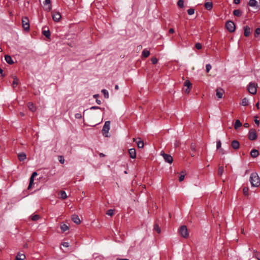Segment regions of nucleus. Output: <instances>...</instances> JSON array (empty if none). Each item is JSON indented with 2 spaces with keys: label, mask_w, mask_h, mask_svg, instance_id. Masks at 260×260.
<instances>
[{
  "label": "nucleus",
  "mask_w": 260,
  "mask_h": 260,
  "mask_svg": "<svg viewBox=\"0 0 260 260\" xmlns=\"http://www.w3.org/2000/svg\"><path fill=\"white\" fill-rule=\"evenodd\" d=\"M25 258V255L22 253H18L16 256V260H23Z\"/></svg>",
  "instance_id": "obj_23"
},
{
  "label": "nucleus",
  "mask_w": 260,
  "mask_h": 260,
  "mask_svg": "<svg viewBox=\"0 0 260 260\" xmlns=\"http://www.w3.org/2000/svg\"><path fill=\"white\" fill-rule=\"evenodd\" d=\"M44 5H48V6L47 7L45 8V10L47 11V12H49L51 11L52 9V6L51 5V1L50 0H45L44 2Z\"/></svg>",
  "instance_id": "obj_12"
},
{
  "label": "nucleus",
  "mask_w": 260,
  "mask_h": 260,
  "mask_svg": "<svg viewBox=\"0 0 260 260\" xmlns=\"http://www.w3.org/2000/svg\"><path fill=\"white\" fill-rule=\"evenodd\" d=\"M151 61L152 64H155L157 62L158 59L156 57H152L151 58Z\"/></svg>",
  "instance_id": "obj_44"
},
{
  "label": "nucleus",
  "mask_w": 260,
  "mask_h": 260,
  "mask_svg": "<svg viewBox=\"0 0 260 260\" xmlns=\"http://www.w3.org/2000/svg\"><path fill=\"white\" fill-rule=\"evenodd\" d=\"M75 117L76 119H81L82 118V115L80 113H76Z\"/></svg>",
  "instance_id": "obj_50"
},
{
  "label": "nucleus",
  "mask_w": 260,
  "mask_h": 260,
  "mask_svg": "<svg viewBox=\"0 0 260 260\" xmlns=\"http://www.w3.org/2000/svg\"><path fill=\"white\" fill-rule=\"evenodd\" d=\"M34 178L32 177L31 176L29 179V185H28V189H30L31 188V186L32 185V184L34 183Z\"/></svg>",
  "instance_id": "obj_37"
},
{
  "label": "nucleus",
  "mask_w": 260,
  "mask_h": 260,
  "mask_svg": "<svg viewBox=\"0 0 260 260\" xmlns=\"http://www.w3.org/2000/svg\"><path fill=\"white\" fill-rule=\"evenodd\" d=\"M169 33L173 34L174 32V29L173 28H170L169 30Z\"/></svg>",
  "instance_id": "obj_56"
},
{
  "label": "nucleus",
  "mask_w": 260,
  "mask_h": 260,
  "mask_svg": "<svg viewBox=\"0 0 260 260\" xmlns=\"http://www.w3.org/2000/svg\"><path fill=\"white\" fill-rule=\"evenodd\" d=\"M60 198L62 199H66L67 198V195L64 191H61L60 193Z\"/></svg>",
  "instance_id": "obj_35"
},
{
  "label": "nucleus",
  "mask_w": 260,
  "mask_h": 260,
  "mask_svg": "<svg viewBox=\"0 0 260 260\" xmlns=\"http://www.w3.org/2000/svg\"><path fill=\"white\" fill-rule=\"evenodd\" d=\"M187 13L189 15H191L194 13V9L192 8L189 9L187 10Z\"/></svg>",
  "instance_id": "obj_41"
},
{
  "label": "nucleus",
  "mask_w": 260,
  "mask_h": 260,
  "mask_svg": "<svg viewBox=\"0 0 260 260\" xmlns=\"http://www.w3.org/2000/svg\"><path fill=\"white\" fill-rule=\"evenodd\" d=\"M150 54V51L147 49H144L142 51V56L144 57H147Z\"/></svg>",
  "instance_id": "obj_25"
},
{
  "label": "nucleus",
  "mask_w": 260,
  "mask_h": 260,
  "mask_svg": "<svg viewBox=\"0 0 260 260\" xmlns=\"http://www.w3.org/2000/svg\"><path fill=\"white\" fill-rule=\"evenodd\" d=\"M40 218V216L37 214L32 216L31 218V219L32 221H37V220H39Z\"/></svg>",
  "instance_id": "obj_39"
},
{
  "label": "nucleus",
  "mask_w": 260,
  "mask_h": 260,
  "mask_svg": "<svg viewBox=\"0 0 260 260\" xmlns=\"http://www.w3.org/2000/svg\"><path fill=\"white\" fill-rule=\"evenodd\" d=\"M114 210L109 209L107 211L106 214L111 216L114 214Z\"/></svg>",
  "instance_id": "obj_40"
},
{
  "label": "nucleus",
  "mask_w": 260,
  "mask_h": 260,
  "mask_svg": "<svg viewBox=\"0 0 260 260\" xmlns=\"http://www.w3.org/2000/svg\"><path fill=\"white\" fill-rule=\"evenodd\" d=\"M225 27L230 32H233L235 30V23L232 21H228L225 23Z\"/></svg>",
  "instance_id": "obj_5"
},
{
  "label": "nucleus",
  "mask_w": 260,
  "mask_h": 260,
  "mask_svg": "<svg viewBox=\"0 0 260 260\" xmlns=\"http://www.w3.org/2000/svg\"><path fill=\"white\" fill-rule=\"evenodd\" d=\"M234 16L237 17H240L242 15V12L239 9L235 10L233 12Z\"/></svg>",
  "instance_id": "obj_24"
},
{
  "label": "nucleus",
  "mask_w": 260,
  "mask_h": 260,
  "mask_svg": "<svg viewBox=\"0 0 260 260\" xmlns=\"http://www.w3.org/2000/svg\"><path fill=\"white\" fill-rule=\"evenodd\" d=\"M254 252L255 253L254 254V256L258 259V260H260V253H258L256 251H254Z\"/></svg>",
  "instance_id": "obj_46"
},
{
  "label": "nucleus",
  "mask_w": 260,
  "mask_h": 260,
  "mask_svg": "<svg viewBox=\"0 0 260 260\" xmlns=\"http://www.w3.org/2000/svg\"><path fill=\"white\" fill-rule=\"evenodd\" d=\"M179 235L183 238H187L188 236V230L186 226L182 225L178 231Z\"/></svg>",
  "instance_id": "obj_2"
},
{
  "label": "nucleus",
  "mask_w": 260,
  "mask_h": 260,
  "mask_svg": "<svg viewBox=\"0 0 260 260\" xmlns=\"http://www.w3.org/2000/svg\"><path fill=\"white\" fill-rule=\"evenodd\" d=\"M249 188L247 186H245L243 188V193L245 196H249Z\"/></svg>",
  "instance_id": "obj_29"
},
{
  "label": "nucleus",
  "mask_w": 260,
  "mask_h": 260,
  "mask_svg": "<svg viewBox=\"0 0 260 260\" xmlns=\"http://www.w3.org/2000/svg\"><path fill=\"white\" fill-rule=\"evenodd\" d=\"M91 110L101 109V107L98 106H92L90 108Z\"/></svg>",
  "instance_id": "obj_53"
},
{
  "label": "nucleus",
  "mask_w": 260,
  "mask_h": 260,
  "mask_svg": "<svg viewBox=\"0 0 260 260\" xmlns=\"http://www.w3.org/2000/svg\"><path fill=\"white\" fill-rule=\"evenodd\" d=\"M93 96L94 99H96H96H98V98L99 96V94H96L93 95Z\"/></svg>",
  "instance_id": "obj_61"
},
{
  "label": "nucleus",
  "mask_w": 260,
  "mask_h": 260,
  "mask_svg": "<svg viewBox=\"0 0 260 260\" xmlns=\"http://www.w3.org/2000/svg\"><path fill=\"white\" fill-rule=\"evenodd\" d=\"M196 48L198 49V50H200L202 48V44L200 43H196Z\"/></svg>",
  "instance_id": "obj_47"
},
{
  "label": "nucleus",
  "mask_w": 260,
  "mask_h": 260,
  "mask_svg": "<svg viewBox=\"0 0 260 260\" xmlns=\"http://www.w3.org/2000/svg\"><path fill=\"white\" fill-rule=\"evenodd\" d=\"M18 157L19 160L22 161L26 158V155L24 152H21L18 154Z\"/></svg>",
  "instance_id": "obj_19"
},
{
  "label": "nucleus",
  "mask_w": 260,
  "mask_h": 260,
  "mask_svg": "<svg viewBox=\"0 0 260 260\" xmlns=\"http://www.w3.org/2000/svg\"><path fill=\"white\" fill-rule=\"evenodd\" d=\"M249 181L252 187H258L260 185V178L256 172H253L251 174Z\"/></svg>",
  "instance_id": "obj_1"
},
{
  "label": "nucleus",
  "mask_w": 260,
  "mask_h": 260,
  "mask_svg": "<svg viewBox=\"0 0 260 260\" xmlns=\"http://www.w3.org/2000/svg\"><path fill=\"white\" fill-rule=\"evenodd\" d=\"M154 230L156 231L158 234L160 233V229L157 223H155L154 225Z\"/></svg>",
  "instance_id": "obj_34"
},
{
  "label": "nucleus",
  "mask_w": 260,
  "mask_h": 260,
  "mask_svg": "<svg viewBox=\"0 0 260 260\" xmlns=\"http://www.w3.org/2000/svg\"><path fill=\"white\" fill-rule=\"evenodd\" d=\"M259 154V152L256 149H252L250 152V155L251 157L253 158H255L257 156H258Z\"/></svg>",
  "instance_id": "obj_21"
},
{
  "label": "nucleus",
  "mask_w": 260,
  "mask_h": 260,
  "mask_svg": "<svg viewBox=\"0 0 260 260\" xmlns=\"http://www.w3.org/2000/svg\"><path fill=\"white\" fill-rule=\"evenodd\" d=\"M254 122L255 123V124H256L257 125H258L259 124V121L258 120H257V116H255L254 117Z\"/></svg>",
  "instance_id": "obj_52"
},
{
  "label": "nucleus",
  "mask_w": 260,
  "mask_h": 260,
  "mask_svg": "<svg viewBox=\"0 0 260 260\" xmlns=\"http://www.w3.org/2000/svg\"><path fill=\"white\" fill-rule=\"evenodd\" d=\"M257 134L254 129H251L248 133V137L250 140L253 141L257 138Z\"/></svg>",
  "instance_id": "obj_8"
},
{
  "label": "nucleus",
  "mask_w": 260,
  "mask_h": 260,
  "mask_svg": "<svg viewBox=\"0 0 260 260\" xmlns=\"http://www.w3.org/2000/svg\"><path fill=\"white\" fill-rule=\"evenodd\" d=\"M37 175H38V174L36 172H33L32 174H31V176L34 178H35Z\"/></svg>",
  "instance_id": "obj_55"
},
{
  "label": "nucleus",
  "mask_w": 260,
  "mask_h": 260,
  "mask_svg": "<svg viewBox=\"0 0 260 260\" xmlns=\"http://www.w3.org/2000/svg\"><path fill=\"white\" fill-rule=\"evenodd\" d=\"M223 171H224V168L223 167H219V168H218V175L220 176H221L223 173Z\"/></svg>",
  "instance_id": "obj_33"
},
{
  "label": "nucleus",
  "mask_w": 260,
  "mask_h": 260,
  "mask_svg": "<svg viewBox=\"0 0 260 260\" xmlns=\"http://www.w3.org/2000/svg\"><path fill=\"white\" fill-rule=\"evenodd\" d=\"M13 84H12V85H13V87L14 88H15L18 84V79L15 76L14 77V79H13Z\"/></svg>",
  "instance_id": "obj_28"
},
{
  "label": "nucleus",
  "mask_w": 260,
  "mask_h": 260,
  "mask_svg": "<svg viewBox=\"0 0 260 260\" xmlns=\"http://www.w3.org/2000/svg\"><path fill=\"white\" fill-rule=\"evenodd\" d=\"M99 155H100V157H104V156H105V155L104 153H100L99 154Z\"/></svg>",
  "instance_id": "obj_62"
},
{
  "label": "nucleus",
  "mask_w": 260,
  "mask_h": 260,
  "mask_svg": "<svg viewBox=\"0 0 260 260\" xmlns=\"http://www.w3.org/2000/svg\"><path fill=\"white\" fill-rule=\"evenodd\" d=\"M219 150L220 153H221L222 154H224L226 153L225 151L223 149H222L221 148L219 149Z\"/></svg>",
  "instance_id": "obj_54"
},
{
  "label": "nucleus",
  "mask_w": 260,
  "mask_h": 260,
  "mask_svg": "<svg viewBox=\"0 0 260 260\" xmlns=\"http://www.w3.org/2000/svg\"><path fill=\"white\" fill-rule=\"evenodd\" d=\"M257 2L256 0H250L248 5L252 7H255L257 10H259L258 7L257 6Z\"/></svg>",
  "instance_id": "obj_11"
},
{
  "label": "nucleus",
  "mask_w": 260,
  "mask_h": 260,
  "mask_svg": "<svg viewBox=\"0 0 260 260\" xmlns=\"http://www.w3.org/2000/svg\"><path fill=\"white\" fill-rule=\"evenodd\" d=\"M61 244L63 246L65 247H68L69 246V243L67 242H64Z\"/></svg>",
  "instance_id": "obj_51"
},
{
  "label": "nucleus",
  "mask_w": 260,
  "mask_h": 260,
  "mask_svg": "<svg viewBox=\"0 0 260 260\" xmlns=\"http://www.w3.org/2000/svg\"><path fill=\"white\" fill-rule=\"evenodd\" d=\"M244 36L245 37H248L251 33L250 28L248 26H245L244 27Z\"/></svg>",
  "instance_id": "obj_16"
},
{
  "label": "nucleus",
  "mask_w": 260,
  "mask_h": 260,
  "mask_svg": "<svg viewBox=\"0 0 260 260\" xmlns=\"http://www.w3.org/2000/svg\"><path fill=\"white\" fill-rule=\"evenodd\" d=\"M72 220L74 223L77 224H80L81 222V220L79 216L76 214H74L72 216Z\"/></svg>",
  "instance_id": "obj_13"
},
{
  "label": "nucleus",
  "mask_w": 260,
  "mask_h": 260,
  "mask_svg": "<svg viewBox=\"0 0 260 260\" xmlns=\"http://www.w3.org/2000/svg\"><path fill=\"white\" fill-rule=\"evenodd\" d=\"M130 157L135 158L136 157V150L134 148H131L128 151Z\"/></svg>",
  "instance_id": "obj_15"
},
{
  "label": "nucleus",
  "mask_w": 260,
  "mask_h": 260,
  "mask_svg": "<svg viewBox=\"0 0 260 260\" xmlns=\"http://www.w3.org/2000/svg\"><path fill=\"white\" fill-rule=\"evenodd\" d=\"M256 107H257V109H259V102H257L256 105H255Z\"/></svg>",
  "instance_id": "obj_64"
},
{
  "label": "nucleus",
  "mask_w": 260,
  "mask_h": 260,
  "mask_svg": "<svg viewBox=\"0 0 260 260\" xmlns=\"http://www.w3.org/2000/svg\"><path fill=\"white\" fill-rule=\"evenodd\" d=\"M240 3V0H234V3L235 4H239Z\"/></svg>",
  "instance_id": "obj_59"
},
{
  "label": "nucleus",
  "mask_w": 260,
  "mask_h": 260,
  "mask_svg": "<svg viewBox=\"0 0 260 260\" xmlns=\"http://www.w3.org/2000/svg\"><path fill=\"white\" fill-rule=\"evenodd\" d=\"M47 27L46 26H44L43 27V31H42V34L47 38H48L49 39L50 37V36H51V34H50V32L49 31V30L48 29L47 30H45L44 28Z\"/></svg>",
  "instance_id": "obj_17"
},
{
  "label": "nucleus",
  "mask_w": 260,
  "mask_h": 260,
  "mask_svg": "<svg viewBox=\"0 0 260 260\" xmlns=\"http://www.w3.org/2000/svg\"><path fill=\"white\" fill-rule=\"evenodd\" d=\"M184 177H185V174H181L180 175V176L179 177V181L180 182L182 181L184 178Z\"/></svg>",
  "instance_id": "obj_48"
},
{
  "label": "nucleus",
  "mask_w": 260,
  "mask_h": 260,
  "mask_svg": "<svg viewBox=\"0 0 260 260\" xmlns=\"http://www.w3.org/2000/svg\"><path fill=\"white\" fill-rule=\"evenodd\" d=\"M6 62L9 64H12L14 63V61L11 56L9 55H6L5 56Z\"/></svg>",
  "instance_id": "obj_18"
},
{
  "label": "nucleus",
  "mask_w": 260,
  "mask_h": 260,
  "mask_svg": "<svg viewBox=\"0 0 260 260\" xmlns=\"http://www.w3.org/2000/svg\"><path fill=\"white\" fill-rule=\"evenodd\" d=\"M102 93L104 94L105 98L108 99L109 98V93L108 91L106 89H102L101 91Z\"/></svg>",
  "instance_id": "obj_31"
},
{
  "label": "nucleus",
  "mask_w": 260,
  "mask_h": 260,
  "mask_svg": "<svg viewBox=\"0 0 260 260\" xmlns=\"http://www.w3.org/2000/svg\"><path fill=\"white\" fill-rule=\"evenodd\" d=\"M60 229L62 233L66 232L69 229V226L66 224H62L60 225Z\"/></svg>",
  "instance_id": "obj_27"
},
{
  "label": "nucleus",
  "mask_w": 260,
  "mask_h": 260,
  "mask_svg": "<svg viewBox=\"0 0 260 260\" xmlns=\"http://www.w3.org/2000/svg\"><path fill=\"white\" fill-rule=\"evenodd\" d=\"M241 126H242V123L240 122V121L238 119L236 120L235 121V123L234 125L235 129H237L239 127H241Z\"/></svg>",
  "instance_id": "obj_26"
},
{
  "label": "nucleus",
  "mask_w": 260,
  "mask_h": 260,
  "mask_svg": "<svg viewBox=\"0 0 260 260\" xmlns=\"http://www.w3.org/2000/svg\"><path fill=\"white\" fill-rule=\"evenodd\" d=\"M22 24L25 30L28 31L29 30L30 25L29 23V20L27 17H25L22 18Z\"/></svg>",
  "instance_id": "obj_7"
},
{
  "label": "nucleus",
  "mask_w": 260,
  "mask_h": 260,
  "mask_svg": "<svg viewBox=\"0 0 260 260\" xmlns=\"http://www.w3.org/2000/svg\"><path fill=\"white\" fill-rule=\"evenodd\" d=\"M221 143L220 140H217L216 141V148L217 149H219L221 148Z\"/></svg>",
  "instance_id": "obj_43"
},
{
  "label": "nucleus",
  "mask_w": 260,
  "mask_h": 260,
  "mask_svg": "<svg viewBox=\"0 0 260 260\" xmlns=\"http://www.w3.org/2000/svg\"><path fill=\"white\" fill-rule=\"evenodd\" d=\"M115 89L116 90H118L119 89V86L118 85H116L115 86Z\"/></svg>",
  "instance_id": "obj_63"
},
{
  "label": "nucleus",
  "mask_w": 260,
  "mask_h": 260,
  "mask_svg": "<svg viewBox=\"0 0 260 260\" xmlns=\"http://www.w3.org/2000/svg\"><path fill=\"white\" fill-rule=\"evenodd\" d=\"M259 35H260V28H257L255 30L254 36L256 37Z\"/></svg>",
  "instance_id": "obj_45"
},
{
  "label": "nucleus",
  "mask_w": 260,
  "mask_h": 260,
  "mask_svg": "<svg viewBox=\"0 0 260 260\" xmlns=\"http://www.w3.org/2000/svg\"><path fill=\"white\" fill-rule=\"evenodd\" d=\"M231 146L233 149H234L235 150L239 149V142L237 140H233L231 143Z\"/></svg>",
  "instance_id": "obj_14"
},
{
  "label": "nucleus",
  "mask_w": 260,
  "mask_h": 260,
  "mask_svg": "<svg viewBox=\"0 0 260 260\" xmlns=\"http://www.w3.org/2000/svg\"><path fill=\"white\" fill-rule=\"evenodd\" d=\"M257 86L256 84L253 82L249 83L248 86V92L251 94H255L257 91Z\"/></svg>",
  "instance_id": "obj_3"
},
{
  "label": "nucleus",
  "mask_w": 260,
  "mask_h": 260,
  "mask_svg": "<svg viewBox=\"0 0 260 260\" xmlns=\"http://www.w3.org/2000/svg\"><path fill=\"white\" fill-rule=\"evenodd\" d=\"M204 6L207 10H211L213 8V3L211 2L205 3Z\"/></svg>",
  "instance_id": "obj_20"
},
{
  "label": "nucleus",
  "mask_w": 260,
  "mask_h": 260,
  "mask_svg": "<svg viewBox=\"0 0 260 260\" xmlns=\"http://www.w3.org/2000/svg\"><path fill=\"white\" fill-rule=\"evenodd\" d=\"M212 66L210 64H207L206 65V71L207 73H208L211 69Z\"/></svg>",
  "instance_id": "obj_42"
},
{
  "label": "nucleus",
  "mask_w": 260,
  "mask_h": 260,
  "mask_svg": "<svg viewBox=\"0 0 260 260\" xmlns=\"http://www.w3.org/2000/svg\"><path fill=\"white\" fill-rule=\"evenodd\" d=\"M52 17L54 21L57 22L59 21L61 16L59 12L53 11L52 12Z\"/></svg>",
  "instance_id": "obj_9"
},
{
  "label": "nucleus",
  "mask_w": 260,
  "mask_h": 260,
  "mask_svg": "<svg viewBox=\"0 0 260 260\" xmlns=\"http://www.w3.org/2000/svg\"><path fill=\"white\" fill-rule=\"evenodd\" d=\"M184 85L185 86H186L188 88H189L190 87H191V83L190 82V81H188V80H186L184 82Z\"/></svg>",
  "instance_id": "obj_38"
},
{
  "label": "nucleus",
  "mask_w": 260,
  "mask_h": 260,
  "mask_svg": "<svg viewBox=\"0 0 260 260\" xmlns=\"http://www.w3.org/2000/svg\"><path fill=\"white\" fill-rule=\"evenodd\" d=\"M27 107L29 110L31 111L32 112H35L36 110V108L34 106V104L31 102H29L27 104Z\"/></svg>",
  "instance_id": "obj_22"
},
{
  "label": "nucleus",
  "mask_w": 260,
  "mask_h": 260,
  "mask_svg": "<svg viewBox=\"0 0 260 260\" xmlns=\"http://www.w3.org/2000/svg\"><path fill=\"white\" fill-rule=\"evenodd\" d=\"M248 100L246 98H244L242 100L241 104L244 106H246L248 105Z\"/></svg>",
  "instance_id": "obj_32"
},
{
  "label": "nucleus",
  "mask_w": 260,
  "mask_h": 260,
  "mask_svg": "<svg viewBox=\"0 0 260 260\" xmlns=\"http://www.w3.org/2000/svg\"><path fill=\"white\" fill-rule=\"evenodd\" d=\"M139 140L137 142V146L139 148H142L144 147V142L143 141H141L140 138H139Z\"/></svg>",
  "instance_id": "obj_30"
},
{
  "label": "nucleus",
  "mask_w": 260,
  "mask_h": 260,
  "mask_svg": "<svg viewBox=\"0 0 260 260\" xmlns=\"http://www.w3.org/2000/svg\"><path fill=\"white\" fill-rule=\"evenodd\" d=\"M224 92V91L222 88H218L216 89V95L219 99H221L222 98Z\"/></svg>",
  "instance_id": "obj_10"
},
{
  "label": "nucleus",
  "mask_w": 260,
  "mask_h": 260,
  "mask_svg": "<svg viewBox=\"0 0 260 260\" xmlns=\"http://www.w3.org/2000/svg\"><path fill=\"white\" fill-rule=\"evenodd\" d=\"M160 155L162 156L166 162H168L169 164L172 163L173 159L171 155L165 153L163 151H161Z\"/></svg>",
  "instance_id": "obj_6"
},
{
  "label": "nucleus",
  "mask_w": 260,
  "mask_h": 260,
  "mask_svg": "<svg viewBox=\"0 0 260 260\" xmlns=\"http://www.w3.org/2000/svg\"><path fill=\"white\" fill-rule=\"evenodd\" d=\"M110 121H107L105 122L104 126L102 129V133L105 137H107V134L110 129Z\"/></svg>",
  "instance_id": "obj_4"
},
{
  "label": "nucleus",
  "mask_w": 260,
  "mask_h": 260,
  "mask_svg": "<svg viewBox=\"0 0 260 260\" xmlns=\"http://www.w3.org/2000/svg\"><path fill=\"white\" fill-rule=\"evenodd\" d=\"M59 161L61 164H63L64 162V157L62 156H60L59 157Z\"/></svg>",
  "instance_id": "obj_49"
},
{
  "label": "nucleus",
  "mask_w": 260,
  "mask_h": 260,
  "mask_svg": "<svg viewBox=\"0 0 260 260\" xmlns=\"http://www.w3.org/2000/svg\"><path fill=\"white\" fill-rule=\"evenodd\" d=\"M96 103L98 104V105H101L102 102L100 100H98V99H96Z\"/></svg>",
  "instance_id": "obj_58"
},
{
  "label": "nucleus",
  "mask_w": 260,
  "mask_h": 260,
  "mask_svg": "<svg viewBox=\"0 0 260 260\" xmlns=\"http://www.w3.org/2000/svg\"><path fill=\"white\" fill-rule=\"evenodd\" d=\"M244 126L246 128H247L249 126V124L248 123H245L244 124Z\"/></svg>",
  "instance_id": "obj_60"
},
{
  "label": "nucleus",
  "mask_w": 260,
  "mask_h": 260,
  "mask_svg": "<svg viewBox=\"0 0 260 260\" xmlns=\"http://www.w3.org/2000/svg\"><path fill=\"white\" fill-rule=\"evenodd\" d=\"M3 70L0 68V74L2 77H4L5 75L3 74Z\"/></svg>",
  "instance_id": "obj_57"
},
{
  "label": "nucleus",
  "mask_w": 260,
  "mask_h": 260,
  "mask_svg": "<svg viewBox=\"0 0 260 260\" xmlns=\"http://www.w3.org/2000/svg\"><path fill=\"white\" fill-rule=\"evenodd\" d=\"M177 5L179 8H182L184 7V1L183 0H179L177 2Z\"/></svg>",
  "instance_id": "obj_36"
}]
</instances>
